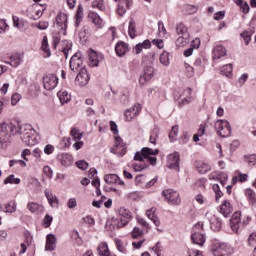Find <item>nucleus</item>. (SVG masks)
Returning a JSON list of instances; mask_svg holds the SVG:
<instances>
[{
	"instance_id": "62",
	"label": "nucleus",
	"mask_w": 256,
	"mask_h": 256,
	"mask_svg": "<svg viewBox=\"0 0 256 256\" xmlns=\"http://www.w3.org/2000/svg\"><path fill=\"white\" fill-rule=\"evenodd\" d=\"M194 67H196L198 71H201L203 69V62L201 58H196V60L194 61Z\"/></svg>"
},
{
	"instance_id": "46",
	"label": "nucleus",
	"mask_w": 256,
	"mask_h": 256,
	"mask_svg": "<svg viewBox=\"0 0 256 256\" xmlns=\"http://www.w3.org/2000/svg\"><path fill=\"white\" fill-rule=\"evenodd\" d=\"M245 195L248 197L250 203H252V205H255L256 203L255 192H253V190L251 189H247L245 191Z\"/></svg>"
},
{
	"instance_id": "17",
	"label": "nucleus",
	"mask_w": 256,
	"mask_h": 256,
	"mask_svg": "<svg viewBox=\"0 0 256 256\" xmlns=\"http://www.w3.org/2000/svg\"><path fill=\"white\" fill-rule=\"evenodd\" d=\"M220 213L224 217H229L231 213H233V206H231V202L228 200H224L222 205L220 206Z\"/></svg>"
},
{
	"instance_id": "48",
	"label": "nucleus",
	"mask_w": 256,
	"mask_h": 256,
	"mask_svg": "<svg viewBox=\"0 0 256 256\" xmlns=\"http://www.w3.org/2000/svg\"><path fill=\"white\" fill-rule=\"evenodd\" d=\"M76 165H77V168L82 169V171L89 169V163H87V161H85V160L77 161Z\"/></svg>"
},
{
	"instance_id": "32",
	"label": "nucleus",
	"mask_w": 256,
	"mask_h": 256,
	"mask_svg": "<svg viewBox=\"0 0 256 256\" xmlns=\"http://www.w3.org/2000/svg\"><path fill=\"white\" fill-rule=\"evenodd\" d=\"M88 55H89L90 67H98L99 59L97 58V52L91 50Z\"/></svg>"
},
{
	"instance_id": "18",
	"label": "nucleus",
	"mask_w": 256,
	"mask_h": 256,
	"mask_svg": "<svg viewBox=\"0 0 256 256\" xmlns=\"http://www.w3.org/2000/svg\"><path fill=\"white\" fill-rule=\"evenodd\" d=\"M191 240L192 243H194L195 245H199L200 247H203V245H205V235H203V233L201 232H194L191 235Z\"/></svg>"
},
{
	"instance_id": "19",
	"label": "nucleus",
	"mask_w": 256,
	"mask_h": 256,
	"mask_svg": "<svg viewBox=\"0 0 256 256\" xmlns=\"http://www.w3.org/2000/svg\"><path fill=\"white\" fill-rule=\"evenodd\" d=\"M227 55V49L223 45H218L213 49V59H221Z\"/></svg>"
},
{
	"instance_id": "49",
	"label": "nucleus",
	"mask_w": 256,
	"mask_h": 256,
	"mask_svg": "<svg viewBox=\"0 0 256 256\" xmlns=\"http://www.w3.org/2000/svg\"><path fill=\"white\" fill-rule=\"evenodd\" d=\"M15 211H17L15 202H10L6 205V213H15Z\"/></svg>"
},
{
	"instance_id": "33",
	"label": "nucleus",
	"mask_w": 256,
	"mask_h": 256,
	"mask_svg": "<svg viewBox=\"0 0 256 256\" xmlns=\"http://www.w3.org/2000/svg\"><path fill=\"white\" fill-rule=\"evenodd\" d=\"M61 164L64 167H70V165H73V156L71 154H63Z\"/></svg>"
},
{
	"instance_id": "27",
	"label": "nucleus",
	"mask_w": 256,
	"mask_h": 256,
	"mask_svg": "<svg viewBox=\"0 0 256 256\" xmlns=\"http://www.w3.org/2000/svg\"><path fill=\"white\" fill-rule=\"evenodd\" d=\"M128 35L131 39L137 37V26L135 25V20L131 19L128 26Z\"/></svg>"
},
{
	"instance_id": "26",
	"label": "nucleus",
	"mask_w": 256,
	"mask_h": 256,
	"mask_svg": "<svg viewBox=\"0 0 256 256\" xmlns=\"http://www.w3.org/2000/svg\"><path fill=\"white\" fill-rule=\"evenodd\" d=\"M146 215H147L148 219H151V221H153V223H154V225H156V227H159L161 225L159 218L157 217V215H155L154 208L147 210Z\"/></svg>"
},
{
	"instance_id": "4",
	"label": "nucleus",
	"mask_w": 256,
	"mask_h": 256,
	"mask_svg": "<svg viewBox=\"0 0 256 256\" xmlns=\"http://www.w3.org/2000/svg\"><path fill=\"white\" fill-rule=\"evenodd\" d=\"M118 215L121 218H120V220L116 224L117 229H121L122 227H125V225H127L129 223V221H131V219L133 217L131 215V211H129V209H127L125 207H121L118 210Z\"/></svg>"
},
{
	"instance_id": "9",
	"label": "nucleus",
	"mask_w": 256,
	"mask_h": 256,
	"mask_svg": "<svg viewBox=\"0 0 256 256\" xmlns=\"http://www.w3.org/2000/svg\"><path fill=\"white\" fill-rule=\"evenodd\" d=\"M141 113V104H134L133 107L127 109L124 113L126 121H133Z\"/></svg>"
},
{
	"instance_id": "37",
	"label": "nucleus",
	"mask_w": 256,
	"mask_h": 256,
	"mask_svg": "<svg viewBox=\"0 0 256 256\" xmlns=\"http://www.w3.org/2000/svg\"><path fill=\"white\" fill-rule=\"evenodd\" d=\"M160 63L161 65H163L164 67H169L170 65V60H169V52L164 51L161 55H160Z\"/></svg>"
},
{
	"instance_id": "25",
	"label": "nucleus",
	"mask_w": 256,
	"mask_h": 256,
	"mask_svg": "<svg viewBox=\"0 0 256 256\" xmlns=\"http://www.w3.org/2000/svg\"><path fill=\"white\" fill-rule=\"evenodd\" d=\"M189 41H191V35L185 34L177 38L176 45L177 47H185V45H189Z\"/></svg>"
},
{
	"instance_id": "34",
	"label": "nucleus",
	"mask_w": 256,
	"mask_h": 256,
	"mask_svg": "<svg viewBox=\"0 0 256 256\" xmlns=\"http://www.w3.org/2000/svg\"><path fill=\"white\" fill-rule=\"evenodd\" d=\"M176 33L179 36H185V35H190L189 30L185 24H177L176 25Z\"/></svg>"
},
{
	"instance_id": "30",
	"label": "nucleus",
	"mask_w": 256,
	"mask_h": 256,
	"mask_svg": "<svg viewBox=\"0 0 256 256\" xmlns=\"http://www.w3.org/2000/svg\"><path fill=\"white\" fill-rule=\"evenodd\" d=\"M58 97L62 105H65L68 101H71V95L66 90H61L58 92Z\"/></svg>"
},
{
	"instance_id": "1",
	"label": "nucleus",
	"mask_w": 256,
	"mask_h": 256,
	"mask_svg": "<svg viewBox=\"0 0 256 256\" xmlns=\"http://www.w3.org/2000/svg\"><path fill=\"white\" fill-rule=\"evenodd\" d=\"M20 133V137L28 147L37 145L36 131L32 125L21 126L19 123H3L0 124V146L7 149L11 143V137Z\"/></svg>"
},
{
	"instance_id": "52",
	"label": "nucleus",
	"mask_w": 256,
	"mask_h": 256,
	"mask_svg": "<svg viewBox=\"0 0 256 256\" xmlns=\"http://www.w3.org/2000/svg\"><path fill=\"white\" fill-rule=\"evenodd\" d=\"M207 183V179L201 178L196 182V187L200 189V191H205V184Z\"/></svg>"
},
{
	"instance_id": "24",
	"label": "nucleus",
	"mask_w": 256,
	"mask_h": 256,
	"mask_svg": "<svg viewBox=\"0 0 256 256\" xmlns=\"http://www.w3.org/2000/svg\"><path fill=\"white\" fill-rule=\"evenodd\" d=\"M23 61V58L19 54H14L10 57V61H6L8 65H11V67H18V65H21V62Z\"/></svg>"
},
{
	"instance_id": "8",
	"label": "nucleus",
	"mask_w": 256,
	"mask_h": 256,
	"mask_svg": "<svg viewBox=\"0 0 256 256\" xmlns=\"http://www.w3.org/2000/svg\"><path fill=\"white\" fill-rule=\"evenodd\" d=\"M111 153H114V155H119V157H123V155L127 153V147L123 145V140L121 137H116V142L111 148Z\"/></svg>"
},
{
	"instance_id": "14",
	"label": "nucleus",
	"mask_w": 256,
	"mask_h": 256,
	"mask_svg": "<svg viewBox=\"0 0 256 256\" xmlns=\"http://www.w3.org/2000/svg\"><path fill=\"white\" fill-rule=\"evenodd\" d=\"M56 25L62 29L63 35H65V31H67V14L60 13L56 17Z\"/></svg>"
},
{
	"instance_id": "6",
	"label": "nucleus",
	"mask_w": 256,
	"mask_h": 256,
	"mask_svg": "<svg viewBox=\"0 0 256 256\" xmlns=\"http://www.w3.org/2000/svg\"><path fill=\"white\" fill-rule=\"evenodd\" d=\"M59 83V78L55 74H48L43 77L44 89L46 91H53Z\"/></svg>"
},
{
	"instance_id": "20",
	"label": "nucleus",
	"mask_w": 256,
	"mask_h": 256,
	"mask_svg": "<svg viewBox=\"0 0 256 256\" xmlns=\"http://www.w3.org/2000/svg\"><path fill=\"white\" fill-rule=\"evenodd\" d=\"M27 209L30 211V213H43V211H45L43 205H40L37 202H29L27 204Z\"/></svg>"
},
{
	"instance_id": "56",
	"label": "nucleus",
	"mask_w": 256,
	"mask_h": 256,
	"mask_svg": "<svg viewBox=\"0 0 256 256\" xmlns=\"http://www.w3.org/2000/svg\"><path fill=\"white\" fill-rule=\"evenodd\" d=\"M248 244L250 247H256V232L250 234L248 238Z\"/></svg>"
},
{
	"instance_id": "44",
	"label": "nucleus",
	"mask_w": 256,
	"mask_h": 256,
	"mask_svg": "<svg viewBox=\"0 0 256 256\" xmlns=\"http://www.w3.org/2000/svg\"><path fill=\"white\" fill-rule=\"evenodd\" d=\"M83 19V6L79 5L76 13V27H79V23H81V20Z\"/></svg>"
},
{
	"instance_id": "16",
	"label": "nucleus",
	"mask_w": 256,
	"mask_h": 256,
	"mask_svg": "<svg viewBox=\"0 0 256 256\" xmlns=\"http://www.w3.org/2000/svg\"><path fill=\"white\" fill-rule=\"evenodd\" d=\"M183 95H185L186 97L182 98L178 102L179 107H184V105H189V103L193 101V97H191V95H193V90L191 88H187L186 90H184Z\"/></svg>"
},
{
	"instance_id": "38",
	"label": "nucleus",
	"mask_w": 256,
	"mask_h": 256,
	"mask_svg": "<svg viewBox=\"0 0 256 256\" xmlns=\"http://www.w3.org/2000/svg\"><path fill=\"white\" fill-rule=\"evenodd\" d=\"M42 49L46 55L44 57H49L51 55V49H49V41L47 40V36L43 37L42 40Z\"/></svg>"
},
{
	"instance_id": "36",
	"label": "nucleus",
	"mask_w": 256,
	"mask_h": 256,
	"mask_svg": "<svg viewBox=\"0 0 256 256\" xmlns=\"http://www.w3.org/2000/svg\"><path fill=\"white\" fill-rule=\"evenodd\" d=\"M9 183H10V185H13V183H14V185H19L21 183V179L15 178V175L12 174V175H9L4 180V185H9Z\"/></svg>"
},
{
	"instance_id": "12",
	"label": "nucleus",
	"mask_w": 256,
	"mask_h": 256,
	"mask_svg": "<svg viewBox=\"0 0 256 256\" xmlns=\"http://www.w3.org/2000/svg\"><path fill=\"white\" fill-rule=\"evenodd\" d=\"M154 69L151 66H146L144 68V75L140 76L139 83L140 85H145L147 81H151L153 78Z\"/></svg>"
},
{
	"instance_id": "22",
	"label": "nucleus",
	"mask_w": 256,
	"mask_h": 256,
	"mask_svg": "<svg viewBox=\"0 0 256 256\" xmlns=\"http://www.w3.org/2000/svg\"><path fill=\"white\" fill-rule=\"evenodd\" d=\"M209 222L211 225V229H213V231H220L221 230V219H219V217L212 215L209 218Z\"/></svg>"
},
{
	"instance_id": "43",
	"label": "nucleus",
	"mask_w": 256,
	"mask_h": 256,
	"mask_svg": "<svg viewBox=\"0 0 256 256\" xmlns=\"http://www.w3.org/2000/svg\"><path fill=\"white\" fill-rule=\"evenodd\" d=\"M212 189L215 193L216 201H219V199L223 197V192L221 191V188H219V184H213Z\"/></svg>"
},
{
	"instance_id": "47",
	"label": "nucleus",
	"mask_w": 256,
	"mask_h": 256,
	"mask_svg": "<svg viewBox=\"0 0 256 256\" xmlns=\"http://www.w3.org/2000/svg\"><path fill=\"white\" fill-rule=\"evenodd\" d=\"M32 27H37L40 31H45L49 27V22L41 21L38 24H32Z\"/></svg>"
},
{
	"instance_id": "35",
	"label": "nucleus",
	"mask_w": 256,
	"mask_h": 256,
	"mask_svg": "<svg viewBox=\"0 0 256 256\" xmlns=\"http://www.w3.org/2000/svg\"><path fill=\"white\" fill-rule=\"evenodd\" d=\"M89 17H90V19H92V21H93L94 25H96V27H101V23H103V20L101 19V16H99V14H97L95 12H90Z\"/></svg>"
},
{
	"instance_id": "54",
	"label": "nucleus",
	"mask_w": 256,
	"mask_h": 256,
	"mask_svg": "<svg viewBox=\"0 0 256 256\" xmlns=\"http://www.w3.org/2000/svg\"><path fill=\"white\" fill-rule=\"evenodd\" d=\"M116 247L120 253H127V249H125V246H123V242L119 239L115 240Z\"/></svg>"
},
{
	"instance_id": "11",
	"label": "nucleus",
	"mask_w": 256,
	"mask_h": 256,
	"mask_svg": "<svg viewBox=\"0 0 256 256\" xmlns=\"http://www.w3.org/2000/svg\"><path fill=\"white\" fill-rule=\"evenodd\" d=\"M179 152H174L168 155V167L169 169H174V171H179Z\"/></svg>"
},
{
	"instance_id": "60",
	"label": "nucleus",
	"mask_w": 256,
	"mask_h": 256,
	"mask_svg": "<svg viewBox=\"0 0 256 256\" xmlns=\"http://www.w3.org/2000/svg\"><path fill=\"white\" fill-rule=\"evenodd\" d=\"M53 151H55V147L51 144H47L45 147H44V153L46 155H51V153H53Z\"/></svg>"
},
{
	"instance_id": "58",
	"label": "nucleus",
	"mask_w": 256,
	"mask_h": 256,
	"mask_svg": "<svg viewBox=\"0 0 256 256\" xmlns=\"http://www.w3.org/2000/svg\"><path fill=\"white\" fill-rule=\"evenodd\" d=\"M67 207L68 209H75V207H77V199L70 198L67 202Z\"/></svg>"
},
{
	"instance_id": "64",
	"label": "nucleus",
	"mask_w": 256,
	"mask_h": 256,
	"mask_svg": "<svg viewBox=\"0 0 256 256\" xmlns=\"http://www.w3.org/2000/svg\"><path fill=\"white\" fill-rule=\"evenodd\" d=\"M241 9H242V13H247L250 9L249 7V3L247 2H243L241 5H240Z\"/></svg>"
},
{
	"instance_id": "15",
	"label": "nucleus",
	"mask_w": 256,
	"mask_h": 256,
	"mask_svg": "<svg viewBox=\"0 0 256 256\" xmlns=\"http://www.w3.org/2000/svg\"><path fill=\"white\" fill-rule=\"evenodd\" d=\"M57 247V238L54 234H48L46 237V251H55V248Z\"/></svg>"
},
{
	"instance_id": "61",
	"label": "nucleus",
	"mask_w": 256,
	"mask_h": 256,
	"mask_svg": "<svg viewBox=\"0 0 256 256\" xmlns=\"http://www.w3.org/2000/svg\"><path fill=\"white\" fill-rule=\"evenodd\" d=\"M19 101H21V94L15 93V94L11 97V104H12V105H15L16 103H19Z\"/></svg>"
},
{
	"instance_id": "28",
	"label": "nucleus",
	"mask_w": 256,
	"mask_h": 256,
	"mask_svg": "<svg viewBox=\"0 0 256 256\" xmlns=\"http://www.w3.org/2000/svg\"><path fill=\"white\" fill-rule=\"evenodd\" d=\"M104 181L107 185H117V181H119V176L116 174H107L104 176Z\"/></svg>"
},
{
	"instance_id": "21",
	"label": "nucleus",
	"mask_w": 256,
	"mask_h": 256,
	"mask_svg": "<svg viewBox=\"0 0 256 256\" xmlns=\"http://www.w3.org/2000/svg\"><path fill=\"white\" fill-rule=\"evenodd\" d=\"M149 48H151V41L144 40L142 43H138L133 48V53H135V55H139V53H141V51H143L144 49H149Z\"/></svg>"
},
{
	"instance_id": "3",
	"label": "nucleus",
	"mask_w": 256,
	"mask_h": 256,
	"mask_svg": "<svg viewBox=\"0 0 256 256\" xmlns=\"http://www.w3.org/2000/svg\"><path fill=\"white\" fill-rule=\"evenodd\" d=\"M215 130L220 137H231V124L227 120H217Z\"/></svg>"
},
{
	"instance_id": "31",
	"label": "nucleus",
	"mask_w": 256,
	"mask_h": 256,
	"mask_svg": "<svg viewBox=\"0 0 256 256\" xmlns=\"http://www.w3.org/2000/svg\"><path fill=\"white\" fill-rule=\"evenodd\" d=\"M221 75L225 77H232L233 75V64H226L220 70Z\"/></svg>"
},
{
	"instance_id": "57",
	"label": "nucleus",
	"mask_w": 256,
	"mask_h": 256,
	"mask_svg": "<svg viewBox=\"0 0 256 256\" xmlns=\"http://www.w3.org/2000/svg\"><path fill=\"white\" fill-rule=\"evenodd\" d=\"M199 47H201V39L196 38L191 42L190 48L195 50L199 49Z\"/></svg>"
},
{
	"instance_id": "7",
	"label": "nucleus",
	"mask_w": 256,
	"mask_h": 256,
	"mask_svg": "<svg viewBox=\"0 0 256 256\" xmlns=\"http://www.w3.org/2000/svg\"><path fill=\"white\" fill-rule=\"evenodd\" d=\"M159 153L158 149H151V148H147L144 147L142 148L141 152H136L134 155V161H139L140 163H143V161H145V159H147V157H149V155H157Z\"/></svg>"
},
{
	"instance_id": "50",
	"label": "nucleus",
	"mask_w": 256,
	"mask_h": 256,
	"mask_svg": "<svg viewBox=\"0 0 256 256\" xmlns=\"http://www.w3.org/2000/svg\"><path fill=\"white\" fill-rule=\"evenodd\" d=\"M51 223H53V217L46 215L42 221L43 227L47 229V227H51Z\"/></svg>"
},
{
	"instance_id": "10",
	"label": "nucleus",
	"mask_w": 256,
	"mask_h": 256,
	"mask_svg": "<svg viewBox=\"0 0 256 256\" xmlns=\"http://www.w3.org/2000/svg\"><path fill=\"white\" fill-rule=\"evenodd\" d=\"M44 194L49 205L54 209H59V198L50 189H45Z\"/></svg>"
},
{
	"instance_id": "41",
	"label": "nucleus",
	"mask_w": 256,
	"mask_h": 256,
	"mask_svg": "<svg viewBox=\"0 0 256 256\" xmlns=\"http://www.w3.org/2000/svg\"><path fill=\"white\" fill-rule=\"evenodd\" d=\"M70 135L74 141H81V139L83 138V133L79 132L77 128H72Z\"/></svg>"
},
{
	"instance_id": "23",
	"label": "nucleus",
	"mask_w": 256,
	"mask_h": 256,
	"mask_svg": "<svg viewBox=\"0 0 256 256\" xmlns=\"http://www.w3.org/2000/svg\"><path fill=\"white\" fill-rule=\"evenodd\" d=\"M115 51L118 55V57H123L125 53L128 51L127 43L125 42H118L115 46Z\"/></svg>"
},
{
	"instance_id": "29",
	"label": "nucleus",
	"mask_w": 256,
	"mask_h": 256,
	"mask_svg": "<svg viewBox=\"0 0 256 256\" xmlns=\"http://www.w3.org/2000/svg\"><path fill=\"white\" fill-rule=\"evenodd\" d=\"M211 251H212L213 256H225L226 255L225 246H223V245L213 246Z\"/></svg>"
},
{
	"instance_id": "51",
	"label": "nucleus",
	"mask_w": 256,
	"mask_h": 256,
	"mask_svg": "<svg viewBox=\"0 0 256 256\" xmlns=\"http://www.w3.org/2000/svg\"><path fill=\"white\" fill-rule=\"evenodd\" d=\"M141 235H143V230H141V228H139V227H134V229L132 231L133 239H139V237H141Z\"/></svg>"
},
{
	"instance_id": "2",
	"label": "nucleus",
	"mask_w": 256,
	"mask_h": 256,
	"mask_svg": "<svg viewBox=\"0 0 256 256\" xmlns=\"http://www.w3.org/2000/svg\"><path fill=\"white\" fill-rule=\"evenodd\" d=\"M70 69L74 73L79 72L76 76L77 85L80 87H85V85L89 83L91 78L89 77V73H87V69L85 66H83V58L81 57V53L77 52L71 57Z\"/></svg>"
},
{
	"instance_id": "55",
	"label": "nucleus",
	"mask_w": 256,
	"mask_h": 256,
	"mask_svg": "<svg viewBox=\"0 0 256 256\" xmlns=\"http://www.w3.org/2000/svg\"><path fill=\"white\" fill-rule=\"evenodd\" d=\"M64 43L66 46L63 48V53L67 59V57H69V50L73 47V44L69 41H65Z\"/></svg>"
},
{
	"instance_id": "13",
	"label": "nucleus",
	"mask_w": 256,
	"mask_h": 256,
	"mask_svg": "<svg viewBox=\"0 0 256 256\" xmlns=\"http://www.w3.org/2000/svg\"><path fill=\"white\" fill-rule=\"evenodd\" d=\"M241 223V212H235L230 219V227L234 233H238Z\"/></svg>"
},
{
	"instance_id": "63",
	"label": "nucleus",
	"mask_w": 256,
	"mask_h": 256,
	"mask_svg": "<svg viewBox=\"0 0 256 256\" xmlns=\"http://www.w3.org/2000/svg\"><path fill=\"white\" fill-rule=\"evenodd\" d=\"M223 17H225V11H219L214 14L215 21H221V19H223Z\"/></svg>"
},
{
	"instance_id": "53",
	"label": "nucleus",
	"mask_w": 256,
	"mask_h": 256,
	"mask_svg": "<svg viewBox=\"0 0 256 256\" xmlns=\"http://www.w3.org/2000/svg\"><path fill=\"white\" fill-rule=\"evenodd\" d=\"M245 159L250 165H256V154H248Z\"/></svg>"
},
{
	"instance_id": "40",
	"label": "nucleus",
	"mask_w": 256,
	"mask_h": 256,
	"mask_svg": "<svg viewBox=\"0 0 256 256\" xmlns=\"http://www.w3.org/2000/svg\"><path fill=\"white\" fill-rule=\"evenodd\" d=\"M93 9H99V11H105V1L103 0H94L92 2Z\"/></svg>"
},
{
	"instance_id": "5",
	"label": "nucleus",
	"mask_w": 256,
	"mask_h": 256,
	"mask_svg": "<svg viewBox=\"0 0 256 256\" xmlns=\"http://www.w3.org/2000/svg\"><path fill=\"white\" fill-rule=\"evenodd\" d=\"M163 197H165L166 201L170 205H180L181 204V198L179 197V194L177 191H174L173 189H167L162 192Z\"/></svg>"
},
{
	"instance_id": "39",
	"label": "nucleus",
	"mask_w": 256,
	"mask_h": 256,
	"mask_svg": "<svg viewBox=\"0 0 256 256\" xmlns=\"http://www.w3.org/2000/svg\"><path fill=\"white\" fill-rule=\"evenodd\" d=\"M253 33H255V31L249 32L245 30L240 34V37H242L244 40L245 45H249V42L251 41V35H253Z\"/></svg>"
},
{
	"instance_id": "42",
	"label": "nucleus",
	"mask_w": 256,
	"mask_h": 256,
	"mask_svg": "<svg viewBox=\"0 0 256 256\" xmlns=\"http://www.w3.org/2000/svg\"><path fill=\"white\" fill-rule=\"evenodd\" d=\"M132 169H134L136 173H139L140 171L147 169V164H145V162L133 163Z\"/></svg>"
},
{
	"instance_id": "45",
	"label": "nucleus",
	"mask_w": 256,
	"mask_h": 256,
	"mask_svg": "<svg viewBox=\"0 0 256 256\" xmlns=\"http://www.w3.org/2000/svg\"><path fill=\"white\" fill-rule=\"evenodd\" d=\"M177 135H179V126H173L169 134L170 141H176Z\"/></svg>"
},
{
	"instance_id": "59",
	"label": "nucleus",
	"mask_w": 256,
	"mask_h": 256,
	"mask_svg": "<svg viewBox=\"0 0 256 256\" xmlns=\"http://www.w3.org/2000/svg\"><path fill=\"white\" fill-rule=\"evenodd\" d=\"M198 171L202 175H205V173H208L209 171H211V166L207 164H203L201 168H198Z\"/></svg>"
}]
</instances>
